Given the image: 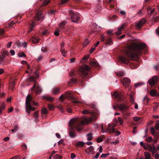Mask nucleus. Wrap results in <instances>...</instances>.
<instances>
[{
    "label": "nucleus",
    "instance_id": "obj_1",
    "mask_svg": "<svg viewBox=\"0 0 159 159\" xmlns=\"http://www.w3.org/2000/svg\"><path fill=\"white\" fill-rule=\"evenodd\" d=\"M97 118V116L95 114H92L91 117L84 118L81 119L73 118L69 122V126L70 129H83V126L95 120Z\"/></svg>",
    "mask_w": 159,
    "mask_h": 159
},
{
    "label": "nucleus",
    "instance_id": "obj_2",
    "mask_svg": "<svg viewBox=\"0 0 159 159\" xmlns=\"http://www.w3.org/2000/svg\"><path fill=\"white\" fill-rule=\"evenodd\" d=\"M146 47V44L143 43H138L131 46V51H126L125 54L127 57L134 61H137L139 56L143 53V50Z\"/></svg>",
    "mask_w": 159,
    "mask_h": 159
},
{
    "label": "nucleus",
    "instance_id": "obj_3",
    "mask_svg": "<svg viewBox=\"0 0 159 159\" xmlns=\"http://www.w3.org/2000/svg\"><path fill=\"white\" fill-rule=\"evenodd\" d=\"M30 102L33 103L35 106H36L38 104L37 103H36L33 101V98L30 94L28 95L26 98L25 104L26 110L28 114H30V111H34L35 110V107H33L31 106Z\"/></svg>",
    "mask_w": 159,
    "mask_h": 159
},
{
    "label": "nucleus",
    "instance_id": "obj_4",
    "mask_svg": "<svg viewBox=\"0 0 159 159\" xmlns=\"http://www.w3.org/2000/svg\"><path fill=\"white\" fill-rule=\"evenodd\" d=\"M91 71V68L87 65H85L79 69L78 74L80 76L84 78L87 77Z\"/></svg>",
    "mask_w": 159,
    "mask_h": 159
},
{
    "label": "nucleus",
    "instance_id": "obj_5",
    "mask_svg": "<svg viewBox=\"0 0 159 159\" xmlns=\"http://www.w3.org/2000/svg\"><path fill=\"white\" fill-rule=\"evenodd\" d=\"M118 107L121 111H123L122 115L124 118H126L127 117L130 116V113L126 111V110L129 109V107L125 105L120 104V105H118Z\"/></svg>",
    "mask_w": 159,
    "mask_h": 159
},
{
    "label": "nucleus",
    "instance_id": "obj_6",
    "mask_svg": "<svg viewBox=\"0 0 159 159\" xmlns=\"http://www.w3.org/2000/svg\"><path fill=\"white\" fill-rule=\"evenodd\" d=\"M69 14L71 16V20L72 22L76 23L79 20L80 16L77 12L71 10L69 11Z\"/></svg>",
    "mask_w": 159,
    "mask_h": 159
},
{
    "label": "nucleus",
    "instance_id": "obj_7",
    "mask_svg": "<svg viewBox=\"0 0 159 159\" xmlns=\"http://www.w3.org/2000/svg\"><path fill=\"white\" fill-rule=\"evenodd\" d=\"M64 95L65 98L71 100L72 103L75 104H78L80 103V101L76 100L75 98L73 96L70 92L67 91L66 92Z\"/></svg>",
    "mask_w": 159,
    "mask_h": 159
},
{
    "label": "nucleus",
    "instance_id": "obj_8",
    "mask_svg": "<svg viewBox=\"0 0 159 159\" xmlns=\"http://www.w3.org/2000/svg\"><path fill=\"white\" fill-rule=\"evenodd\" d=\"M64 95L65 98L71 100L72 103L75 104H78L80 103V101L76 100L75 98L73 96L70 92L67 91L66 92Z\"/></svg>",
    "mask_w": 159,
    "mask_h": 159
},
{
    "label": "nucleus",
    "instance_id": "obj_9",
    "mask_svg": "<svg viewBox=\"0 0 159 159\" xmlns=\"http://www.w3.org/2000/svg\"><path fill=\"white\" fill-rule=\"evenodd\" d=\"M44 18V16L41 12V10H39L37 11L34 19L35 21H42Z\"/></svg>",
    "mask_w": 159,
    "mask_h": 159
},
{
    "label": "nucleus",
    "instance_id": "obj_10",
    "mask_svg": "<svg viewBox=\"0 0 159 159\" xmlns=\"http://www.w3.org/2000/svg\"><path fill=\"white\" fill-rule=\"evenodd\" d=\"M159 80V76H153L152 79H150L148 81V83L151 87H152L157 83Z\"/></svg>",
    "mask_w": 159,
    "mask_h": 159
},
{
    "label": "nucleus",
    "instance_id": "obj_11",
    "mask_svg": "<svg viewBox=\"0 0 159 159\" xmlns=\"http://www.w3.org/2000/svg\"><path fill=\"white\" fill-rule=\"evenodd\" d=\"M127 26L126 23H123L120 27L118 28V31L116 33V35H119L121 34V31L125 30V28Z\"/></svg>",
    "mask_w": 159,
    "mask_h": 159
},
{
    "label": "nucleus",
    "instance_id": "obj_12",
    "mask_svg": "<svg viewBox=\"0 0 159 159\" xmlns=\"http://www.w3.org/2000/svg\"><path fill=\"white\" fill-rule=\"evenodd\" d=\"M119 59L122 62V63L125 64H128L129 63V59L126 57L123 56H119Z\"/></svg>",
    "mask_w": 159,
    "mask_h": 159
},
{
    "label": "nucleus",
    "instance_id": "obj_13",
    "mask_svg": "<svg viewBox=\"0 0 159 159\" xmlns=\"http://www.w3.org/2000/svg\"><path fill=\"white\" fill-rule=\"evenodd\" d=\"M146 22L145 19L142 18L139 21L138 23L136 24V27L138 29H140L142 27L143 25L145 24Z\"/></svg>",
    "mask_w": 159,
    "mask_h": 159
},
{
    "label": "nucleus",
    "instance_id": "obj_14",
    "mask_svg": "<svg viewBox=\"0 0 159 159\" xmlns=\"http://www.w3.org/2000/svg\"><path fill=\"white\" fill-rule=\"evenodd\" d=\"M31 89V91H34L35 89L36 94L39 93L41 91V89L39 85L36 86V84H34Z\"/></svg>",
    "mask_w": 159,
    "mask_h": 159
},
{
    "label": "nucleus",
    "instance_id": "obj_15",
    "mask_svg": "<svg viewBox=\"0 0 159 159\" xmlns=\"http://www.w3.org/2000/svg\"><path fill=\"white\" fill-rule=\"evenodd\" d=\"M130 83V80L127 78H124L123 80V84L126 87H128L129 86Z\"/></svg>",
    "mask_w": 159,
    "mask_h": 159
},
{
    "label": "nucleus",
    "instance_id": "obj_16",
    "mask_svg": "<svg viewBox=\"0 0 159 159\" xmlns=\"http://www.w3.org/2000/svg\"><path fill=\"white\" fill-rule=\"evenodd\" d=\"M113 95L115 98L117 99L118 101H121L123 99V95L121 94L116 92L114 93Z\"/></svg>",
    "mask_w": 159,
    "mask_h": 159
},
{
    "label": "nucleus",
    "instance_id": "obj_17",
    "mask_svg": "<svg viewBox=\"0 0 159 159\" xmlns=\"http://www.w3.org/2000/svg\"><path fill=\"white\" fill-rule=\"evenodd\" d=\"M101 40L102 41H104L105 40H106V43L107 44L111 45V44L112 43V41L111 39L110 38H104L103 37L101 39Z\"/></svg>",
    "mask_w": 159,
    "mask_h": 159
},
{
    "label": "nucleus",
    "instance_id": "obj_18",
    "mask_svg": "<svg viewBox=\"0 0 159 159\" xmlns=\"http://www.w3.org/2000/svg\"><path fill=\"white\" fill-rule=\"evenodd\" d=\"M148 150L151 152L152 153V155H154L157 149L154 146H152L149 145H148Z\"/></svg>",
    "mask_w": 159,
    "mask_h": 159
},
{
    "label": "nucleus",
    "instance_id": "obj_19",
    "mask_svg": "<svg viewBox=\"0 0 159 159\" xmlns=\"http://www.w3.org/2000/svg\"><path fill=\"white\" fill-rule=\"evenodd\" d=\"M86 151L88 154H93L94 152V147L92 146H90L86 150Z\"/></svg>",
    "mask_w": 159,
    "mask_h": 159
},
{
    "label": "nucleus",
    "instance_id": "obj_20",
    "mask_svg": "<svg viewBox=\"0 0 159 159\" xmlns=\"http://www.w3.org/2000/svg\"><path fill=\"white\" fill-rule=\"evenodd\" d=\"M129 66L132 69H135L137 68L138 67V64L137 62H131L129 63Z\"/></svg>",
    "mask_w": 159,
    "mask_h": 159
},
{
    "label": "nucleus",
    "instance_id": "obj_21",
    "mask_svg": "<svg viewBox=\"0 0 159 159\" xmlns=\"http://www.w3.org/2000/svg\"><path fill=\"white\" fill-rule=\"evenodd\" d=\"M57 107L60 110L61 112L62 113H64V109L67 108V107L66 106H63L61 105H59L57 106Z\"/></svg>",
    "mask_w": 159,
    "mask_h": 159
},
{
    "label": "nucleus",
    "instance_id": "obj_22",
    "mask_svg": "<svg viewBox=\"0 0 159 159\" xmlns=\"http://www.w3.org/2000/svg\"><path fill=\"white\" fill-rule=\"evenodd\" d=\"M69 134L71 138H74L76 137V134L73 130H71L69 132Z\"/></svg>",
    "mask_w": 159,
    "mask_h": 159
},
{
    "label": "nucleus",
    "instance_id": "obj_23",
    "mask_svg": "<svg viewBox=\"0 0 159 159\" xmlns=\"http://www.w3.org/2000/svg\"><path fill=\"white\" fill-rule=\"evenodd\" d=\"M134 93L133 92H132L131 94L129 95L130 100V101L132 104L134 103L135 101L134 99Z\"/></svg>",
    "mask_w": 159,
    "mask_h": 159
},
{
    "label": "nucleus",
    "instance_id": "obj_24",
    "mask_svg": "<svg viewBox=\"0 0 159 159\" xmlns=\"http://www.w3.org/2000/svg\"><path fill=\"white\" fill-rule=\"evenodd\" d=\"M86 136L87 137V139L88 141L91 140L93 137V134L92 132H90L87 134L86 135Z\"/></svg>",
    "mask_w": 159,
    "mask_h": 159
},
{
    "label": "nucleus",
    "instance_id": "obj_25",
    "mask_svg": "<svg viewBox=\"0 0 159 159\" xmlns=\"http://www.w3.org/2000/svg\"><path fill=\"white\" fill-rule=\"evenodd\" d=\"M30 41L34 43H37L39 42L38 39L37 37L34 36L30 39Z\"/></svg>",
    "mask_w": 159,
    "mask_h": 159
},
{
    "label": "nucleus",
    "instance_id": "obj_26",
    "mask_svg": "<svg viewBox=\"0 0 159 159\" xmlns=\"http://www.w3.org/2000/svg\"><path fill=\"white\" fill-rule=\"evenodd\" d=\"M133 120L138 123H140L142 122V118L138 116H136L133 117Z\"/></svg>",
    "mask_w": 159,
    "mask_h": 159
},
{
    "label": "nucleus",
    "instance_id": "obj_27",
    "mask_svg": "<svg viewBox=\"0 0 159 159\" xmlns=\"http://www.w3.org/2000/svg\"><path fill=\"white\" fill-rule=\"evenodd\" d=\"M84 145V143L82 141H79L76 143L75 146L77 147H83Z\"/></svg>",
    "mask_w": 159,
    "mask_h": 159
},
{
    "label": "nucleus",
    "instance_id": "obj_28",
    "mask_svg": "<svg viewBox=\"0 0 159 159\" xmlns=\"http://www.w3.org/2000/svg\"><path fill=\"white\" fill-rule=\"evenodd\" d=\"M90 64L92 66L96 67H98L99 66V64L97 61H91L90 62Z\"/></svg>",
    "mask_w": 159,
    "mask_h": 159
},
{
    "label": "nucleus",
    "instance_id": "obj_29",
    "mask_svg": "<svg viewBox=\"0 0 159 159\" xmlns=\"http://www.w3.org/2000/svg\"><path fill=\"white\" fill-rule=\"evenodd\" d=\"M50 2V0H43V1L41 5V7H42L47 5Z\"/></svg>",
    "mask_w": 159,
    "mask_h": 159
},
{
    "label": "nucleus",
    "instance_id": "obj_30",
    "mask_svg": "<svg viewBox=\"0 0 159 159\" xmlns=\"http://www.w3.org/2000/svg\"><path fill=\"white\" fill-rule=\"evenodd\" d=\"M144 155L145 157V159H149L151 157L150 154L148 152H145L144 153Z\"/></svg>",
    "mask_w": 159,
    "mask_h": 159
},
{
    "label": "nucleus",
    "instance_id": "obj_31",
    "mask_svg": "<svg viewBox=\"0 0 159 159\" xmlns=\"http://www.w3.org/2000/svg\"><path fill=\"white\" fill-rule=\"evenodd\" d=\"M60 92V89L59 88H56L53 89V93L54 95H57Z\"/></svg>",
    "mask_w": 159,
    "mask_h": 159
},
{
    "label": "nucleus",
    "instance_id": "obj_32",
    "mask_svg": "<svg viewBox=\"0 0 159 159\" xmlns=\"http://www.w3.org/2000/svg\"><path fill=\"white\" fill-rule=\"evenodd\" d=\"M157 130H151V134L154 136H157L159 135L158 133L156 131Z\"/></svg>",
    "mask_w": 159,
    "mask_h": 159
},
{
    "label": "nucleus",
    "instance_id": "obj_33",
    "mask_svg": "<svg viewBox=\"0 0 159 159\" xmlns=\"http://www.w3.org/2000/svg\"><path fill=\"white\" fill-rule=\"evenodd\" d=\"M5 58L3 57V56L1 55H0V64H5L4 61Z\"/></svg>",
    "mask_w": 159,
    "mask_h": 159
},
{
    "label": "nucleus",
    "instance_id": "obj_34",
    "mask_svg": "<svg viewBox=\"0 0 159 159\" xmlns=\"http://www.w3.org/2000/svg\"><path fill=\"white\" fill-rule=\"evenodd\" d=\"M17 46L18 47H19L20 46H23L25 48H26L27 46V43L25 42L23 43H17Z\"/></svg>",
    "mask_w": 159,
    "mask_h": 159
},
{
    "label": "nucleus",
    "instance_id": "obj_35",
    "mask_svg": "<svg viewBox=\"0 0 159 159\" xmlns=\"http://www.w3.org/2000/svg\"><path fill=\"white\" fill-rule=\"evenodd\" d=\"M60 51L61 52V54L63 55V56L65 57L66 56V54L67 53V52L65 50V49H60Z\"/></svg>",
    "mask_w": 159,
    "mask_h": 159
},
{
    "label": "nucleus",
    "instance_id": "obj_36",
    "mask_svg": "<svg viewBox=\"0 0 159 159\" xmlns=\"http://www.w3.org/2000/svg\"><path fill=\"white\" fill-rule=\"evenodd\" d=\"M48 107L49 110L50 111H53L54 110L55 107L52 104H48Z\"/></svg>",
    "mask_w": 159,
    "mask_h": 159
},
{
    "label": "nucleus",
    "instance_id": "obj_37",
    "mask_svg": "<svg viewBox=\"0 0 159 159\" xmlns=\"http://www.w3.org/2000/svg\"><path fill=\"white\" fill-rule=\"evenodd\" d=\"M112 0H106L105 2L107 3L110 4V7L111 8H113L114 7V6L113 5L111 4V2Z\"/></svg>",
    "mask_w": 159,
    "mask_h": 159
},
{
    "label": "nucleus",
    "instance_id": "obj_38",
    "mask_svg": "<svg viewBox=\"0 0 159 159\" xmlns=\"http://www.w3.org/2000/svg\"><path fill=\"white\" fill-rule=\"evenodd\" d=\"M70 81L73 83H76L77 82V80L75 77H72Z\"/></svg>",
    "mask_w": 159,
    "mask_h": 159
},
{
    "label": "nucleus",
    "instance_id": "obj_39",
    "mask_svg": "<svg viewBox=\"0 0 159 159\" xmlns=\"http://www.w3.org/2000/svg\"><path fill=\"white\" fill-rule=\"evenodd\" d=\"M42 113L44 114H46L48 113V111L46 108H43L42 110Z\"/></svg>",
    "mask_w": 159,
    "mask_h": 159
},
{
    "label": "nucleus",
    "instance_id": "obj_40",
    "mask_svg": "<svg viewBox=\"0 0 159 159\" xmlns=\"http://www.w3.org/2000/svg\"><path fill=\"white\" fill-rule=\"evenodd\" d=\"M53 158L54 159H61V156L58 154H56L53 156Z\"/></svg>",
    "mask_w": 159,
    "mask_h": 159
},
{
    "label": "nucleus",
    "instance_id": "obj_41",
    "mask_svg": "<svg viewBox=\"0 0 159 159\" xmlns=\"http://www.w3.org/2000/svg\"><path fill=\"white\" fill-rule=\"evenodd\" d=\"M149 100V99H148V98H147V97H145L144 98L143 100V102L144 104L146 105H147Z\"/></svg>",
    "mask_w": 159,
    "mask_h": 159
},
{
    "label": "nucleus",
    "instance_id": "obj_42",
    "mask_svg": "<svg viewBox=\"0 0 159 159\" xmlns=\"http://www.w3.org/2000/svg\"><path fill=\"white\" fill-rule=\"evenodd\" d=\"M108 126L110 128V129H116L114 128H113L115 127L116 125L114 124H109L108 125Z\"/></svg>",
    "mask_w": 159,
    "mask_h": 159
},
{
    "label": "nucleus",
    "instance_id": "obj_43",
    "mask_svg": "<svg viewBox=\"0 0 159 159\" xmlns=\"http://www.w3.org/2000/svg\"><path fill=\"white\" fill-rule=\"evenodd\" d=\"M117 122L119 123L120 125H121L123 122V120L120 117H119L117 120Z\"/></svg>",
    "mask_w": 159,
    "mask_h": 159
},
{
    "label": "nucleus",
    "instance_id": "obj_44",
    "mask_svg": "<svg viewBox=\"0 0 159 159\" xmlns=\"http://www.w3.org/2000/svg\"><path fill=\"white\" fill-rule=\"evenodd\" d=\"M18 56L20 57H25L26 56L25 54L23 52H19L18 53Z\"/></svg>",
    "mask_w": 159,
    "mask_h": 159
},
{
    "label": "nucleus",
    "instance_id": "obj_45",
    "mask_svg": "<svg viewBox=\"0 0 159 159\" xmlns=\"http://www.w3.org/2000/svg\"><path fill=\"white\" fill-rule=\"evenodd\" d=\"M35 22L34 21H32V24L31 25V28L30 31H29L30 32H31V30H32L33 28L34 27V26H35Z\"/></svg>",
    "mask_w": 159,
    "mask_h": 159
},
{
    "label": "nucleus",
    "instance_id": "obj_46",
    "mask_svg": "<svg viewBox=\"0 0 159 159\" xmlns=\"http://www.w3.org/2000/svg\"><path fill=\"white\" fill-rule=\"evenodd\" d=\"M43 98L50 101H52L53 100V98L50 97L44 96Z\"/></svg>",
    "mask_w": 159,
    "mask_h": 159
},
{
    "label": "nucleus",
    "instance_id": "obj_47",
    "mask_svg": "<svg viewBox=\"0 0 159 159\" xmlns=\"http://www.w3.org/2000/svg\"><path fill=\"white\" fill-rule=\"evenodd\" d=\"M34 116L36 119L38 118L39 117V113L38 111H36L34 112Z\"/></svg>",
    "mask_w": 159,
    "mask_h": 159
},
{
    "label": "nucleus",
    "instance_id": "obj_48",
    "mask_svg": "<svg viewBox=\"0 0 159 159\" xmlns=\"http://www.w3.org/2000/svg\"><path fill=\"white\" fill-rule=\"evenodd\" d=\"M89 43V41H88V39H86L84 41L83 45L84 46H85L88 44Z\"/></svg>",
    "mask_w": 159,
    "mask_h": 159
},
{
    "label": "nucleus",
    "instance_id": "obj_49",
    "mask_svg": "<svg viewBox=\"0 0 159 159\" xmlns=\"http://www.w3.org/2000/svg\"><path fill=\"white\" fill-rule=\"evenodd\" d=\"M150 94L152 96H154L156 95V92L154 90H152L150 92Z\"/></svg>",
    "mask_w": 159,
    "mask_h": 159
},
{
    "label": "nucleus",
    "instance_id": "obj_50",
    "mask_svg": "<svg viewBox=\"0 0 159 159\" xmlns=\"http://www.w3.org/2000/svg\"><path fill=\"white\" fill-rule=\"evenodd\" d=\"M110 154L109 153H107L105 154H102L101 156V157L102 158H105L106 157L109 156Z\"/></svg>",
    "mask_w": 159,
    "mask_h": 159
},
{
    "label": "nucleus",
    "instance_id": "obj_51",
    "mask_svg": "<svg viewBox=\"0 0 159 159\" xmlns=\"http://www.w3.org/2000/svg\"><path fill=\"white\" fill-rule=\"evenodd\" d=\"M65 25V24L64 22L62 23L61 25L60 26V28L62 29L63 30L64 29H65L64 26Z\"/></svg>",
    "mask_w": 159,
    "mask_h": 159
},
{
    "label": "nucleus",
    "instance_id": "obj_52",
    "mask_svg": "<svg viewBox=\"0 0 159 159\" xmlns=\"http://www.w3.org/2000/svg\"><path fill=\"white\" fill-rule=\"evenodd\" d=\"M49 32L47 30H45L42 33V35H47Z\"/></svg>",
    "mask_w": 159,
    "mask_h": 159
},
{
    "label": "nucleus",
    "instance_id": "obj_53",
    "mask_svg": "<svg viewBox=\"0 0 159 159\" xmlns=\"http://www.w3.org/2000/svg\"><path fill=\"white\" fill-rule=\"evenodd\" d=\"M155 126L156 128L155 129H159V120L157 121Z\"/></svg>",
    "mask_w": 159,
    "mask_h": 159
},
{
    "label": "nucleus",
    "instance_id": "obj_54",
    "mask_svg": "<svg viewBox=\"0 0 159 159\" xmlns=\"http://www.w3.org/2000/svg\"><path fill=\"white\" fill-rule=\"evenodd\" d=\"M69 75L70 76H76V74L74 72L72 71L69 73Z\"/></svg>",
    "mask_w": 159,
    "mask_h": 159
},
{
    "label": "nucleus",
    "instance_id": "obj_55",
    "mask_svg": "<svg viewBox=\"0 0 159 159\" xmlns=\"http://www.w3.org/2000/svg\"><path fill=\"white\" fill-rule=\"evenodd\" d=\"M100 155L99 153H97L95 156H94L93 157V159H97Z\"/></svg>",
    "mask_w": 159,
    "mask_h": 159
},
{
    "label": "nucleus",
    "instance_id": "obj_56",
    "mask_svg": "<svg viewBox=\"0 0 159 159\" xmlns=\"http://www.w3.org/2000/svg\"><path fill=\"white\" fill-rule=\"evenodd\" d=\"M60 32V30H58L57 31H56L54 32V34L56 36H58L59 35V32Z\"/></svg>",
    "mask_w": 159,
    "mask_h": 159
},
{
    "label": "nucleus",
    "instance_id": "obj_57",
    "mask_svg": "<svg viewBox=\"0 0 159 159\" xmlns=\"http://www.w3.org/2000/svg\"><path fill=\"white\" fill-rule=\"evenodd\" d=\"M41 50L43 52H47L48 51L47 48L46 47H44L42 48Z\"/></svg>",
    "mask_w": 159,
    "mask_h": 159
},
{
    "label": "nucleus",
    "instance_id": "obj_58",
    "mask_svg": "<svg viewBox=\"0 0 159 159\" xmlns=\"http://www.w3.org/2000/svg\"><path fill=\"white\" fill-rule=\"evenodd\" d=\"M124 73L123 72H120L118 73V75L119 76L121 77L124 76Z\"/></svg>",
    "mask_w": 159,
    "mask_h": 159
},
{
    "label": "nucleus",
    "instance_id": "obj_59",
    "mask_svg": "<svg viewBox=\"0 0 159 159\" xmlns=\"http://www.w3.org/2000/svg\"><path fill=\"white\" fill-rule=\"evenodd\" d=\"M2 53L6 56H8L9 54V53L7 51H3Z\"/></svg>",
    "mask_w": 159,
    "mask_h": 159
},
{
    "label": "nucleus",
    "instance_id": "obj_60",
    "mask_svg": "<svg viewBox=\"0 0 159 159\" xmlns=\"http://www.w3.org/2000/svg\"><path fill=\"white\" fill-rule=\"evenodd\" d=\"M1 109H4L5 108V104L4 103H2L1 104V105L0 106Z\"/></svg>",
    "mask_w": 159,
    "mask_h": 159
},
{
    "label": "nucleus",
    "instance_id": "obj_61",
    "mask_svg": "<svg viewBox=\"0 0 159 159\" xmlns=\"http://www.w3.org/2000/svg\"><path fill=\"white\" fill-rule=\"evenodd\" d=\"M98 149H99V152L98 153H99V154H100V153H102V146H100Z\"/></svg>",
    "mask_w": 159,
    "mask_h": 159
},
{
    "label": "nucleus",
    "instance_id": "obj_62",
    "mask_svg": "<svg viewBox=\"0 0 159 159\" xmlns=\"http://www.w3.org/2000/svg\"><path fill=\"white\" fill-rule=\"evenodd\" d=\"M103 141L102 139L100 138H98L97 139V141L98 143H100Z\"/></svg>",
    "mask_w": 159,
    "mask_h": 159
},
{
    "label": "nucleus",
    "instance_id": "obj_63",
    "mask_svg": "<svg viewBox=\"0 0 159 159\" xmlns=\"http://www.w3.org/2000/svg\"><path fill=\"white\" fill-rule=\"evenodd\" d=\"M155 9L154 8H153L150 12H149V14H150V15H152L154 12H155Z\"/></svg>",
    "mask_w": 159,
    "mask_h": 159
},
{
    "label": "nucleus",
    "instance_id": "obj_64",
    "mask_svg": "<svg viewBox=\"0 0 159 159\" xmlns=\"http://www.w3.org/2000/svg\"><path fill=\"white\" fill-rule=\"evenodd\" d=\"M60 99L61 102H63L64 99V97L63 95H61L60 97Z\"/></svg>",
    "mask_w": 159,
    "mask_h": 159
}]
</instances>
